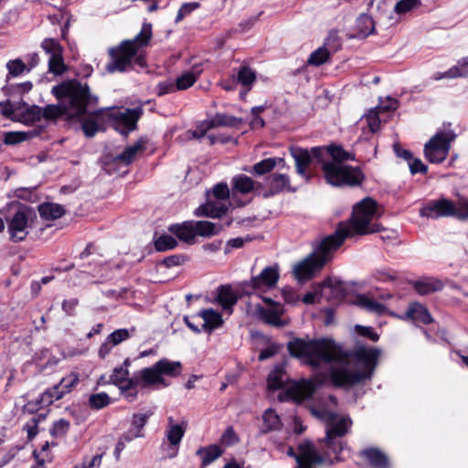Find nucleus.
<instances>
[{"mask_svg":"<svg viewBox=\"0 0 468 468\" xmlns=\"http://www.w3.org/2000/svg\"><path fill=\"white\" fill-rule=\"evenodd\" d=\"M288 349L292 356L314 368L325 367L336 386H350L369 378L377 365L378 351L359 347L352 355L344 356L331 340L293 339Z\"/></svg>","mask_w":468,"mask_h":468,"instance_id":"1","label":"nucleus"},{"mask_svg":"<svg viewBox=\"0 0 468 468\" xmlns=\"http://www.w3.org/2000/svg\"><path fill=\"white\" fill-rule=\"evenodd\" d=\"M316 414L326 424V436L323 441L326 447L325 456L320 455L314 445L306 441L298 447V454L295 455L297 463L295 468H315L318 464L327 462L332 463L333 458L339 460L344 450L343 442L339 437L346 435L351 428L352 420L350 417L338 415L328 410ZM288 454L294 456L292 448H289Z\"/></svg>","mask_w":468,"mask_h":468,"instance_id":"2","label":"nucleus"},{"mask_svg":"<svg viewBox=\"0 0 468 468\" xmlns=\"http://www.w3.org/2000/svg\"><path fill=\"white\" fill-rule=\"evenodd\" d=\"M279 278L280 266L275 263L265 267L260 274L251 277L243 285V292L251 298L250 312L274 326L282 325L281 315L283 309L267 294L276 288Z\"/></svg>","mask_w":468,"mask_h":468,"instance_id":"3","label":"nucleus"},{"mask_svg":"<svg viewBox=\"0 0 468 468\" xmlns=\"http://www.w3.org/2000/svg\"><path fill=\"white\" fill-rule=\"evenodd\" d=\"M58 101V105H48L42 109V117L56 119L60 115L69 118L80 117L86 112L88 104L95 102L96 97L90 94L89 87L76 81L64 82L52 88Z\"/></svg>","mask_w":468,"mask_h":468,"instance_id":"4","label":"nucleus"},{"mask_svg":"<svg viewBox=\"0 0 468 468\" xmlns=\"http://www.w3.org/2000/svg\"><path fill=\"white\" fill-rule=\"evenodd\" d=\"M346 236H322L313 243L312 252L292 267L293 277L305 282L314 277L328 263L334 253L344 244Z\"/></svg>","mask_w":468,"mask_h":468,"instance_id":"5","label":"nucleus"},{"mask_svg":"<svg viewBox=\"0 0 468 468\" xmlns=\"http://www.w3.org/2000/svg\"><path fill=\"white\" fill-rule=\"evenodd\" d=\"M151 37L152 25L145 23L133 39L124 40L118 47L110 49L111 61L107 63L106 70L110 73L125 71L131 66L133 58L136 65L144 67V57L140 49L148 45Z\"/></svg>","mask_w":468,"mask_h":468,"instance_id":"6","label":"nucleus"},{"mask_svg":"<svg viewBox=\"0 0 468 468\" xmlns=\"http://www.w3.org/2000/svg\"><path fill=\"white\" fill-rule=\"evenodd\" d=\"M324 151L332 157L331 161L324 162L322 165L328 184L335 186H354L362 183L364 175L361 170L345 164L347 160H354V154L335 145H330Z\"/></svg>","mask_w":468,"mask_h":468,"instance_id":"7","label":"nucleus"},{"mask_svg":"<svg viewBox=\"0 0 468 468\" xmlns=\"http://www.w3.org/2000/svg\"><path fill=\"white\" fill-rule=\"evenodd\" d=\"M376 209L377 204L373 199H363L355 206L350 222L340 223L335 234H373L386 230L372 221Z\"/></svg>","mask_w":468,"mask_h":468,"instance_id":"8","label":"nucleus"},{"mask_svg":"<svg viewBox=\"0 0 468 468\" xmlns=\"http://www.w3.org/2000/svg\"><path fill=\"white\" fill-rule=\"evenodd\" d=\"M455 138L456 134L452 130L439 131L425 144V157L431 163H441L447 158L451 144Z\"/></svg>","mask_w":468,"mask_h":468,"instance_id":"9","label":"nucleus"},{"mask_svg":"<svg viewBox=\"0 0 468 468\" xmlns=\"http://www.w3.org/2000/svg\"><path fill=\"white\" fill-rule=\"evenodd\" d=\"M324 152L323 147H314L309 152L301 147H291L290 153L295 162L296 172L306 181L309 179L308 168L313 159H320Z\"/></svg>","mask_w":468,"mask_h":468,"instance_id":"10","label":"nucleus"},{"mask_svg":"<svg viewBox=\"0 0 468 468\" xmlns=\"http://www.w3.org/2000/svg\"><path fill=\"white\" fill-rule=\"evenodd\" d=\"M172 234H215L222 229L216 223L210 221H185L173 224L168 228Z\"/></svg>","mask_w":468,"mask_h":468,"instance_id":"11","label":"nucleus"},{"mask_svg":"<svg viewBox=\"0 0 468 468\" xmlns=\"http://www.w3.org/2000/svg\"><path fill=\"white\" fill-rule=\"evenodd\" d=\"M186 429V424L184 421L181 423H176L171 417L168 418V424L165 430V437L168 444L165 449L168 458H174L177 455L178 447L185 434Z\"/></svg>","mask_w":468,"mask_h":468,"instance_id":"12","label":"nucleus"},{"mask_svg":"<svg viewBox=\"0 0 468 468\" xmlns=\"http://www.w3.org/2000/svg\"><path fill=\"white\" fill-rule=\"evenodd\" d=\"M129 365L130 362L126 359L123 367L114 368L112 375V380L122 392H126L128 399L133 400L136 396V382L129 378Z\"/></svg>","mask_w":468,"mask_h":468,"instance_id":"13","label":"nucleus"},{"mask_svg":"<svg viewBox=\"0 0 468 468\" xmlns=\"http://www.w3.org/2000/svg\"><path fill=\"white\" fill-rule=\"evenodd\" d=\"M142 113L141 109H124L114 110L111 112V116L117 121L119 125L123 126L122 133L126 134L136 127V122Z\"/></svg>","mask_w":468,"mask_h":468,"instance_id":"14","label":"nucleus"},{"mask_svg":"<svg viewBox=\"0 0 468 468\" xmlns=\"http://www.w3.org/2000/svg\"><path fill=\"white\" fill-rule=\"evenodd\" d=\"M453 203L448 199L431 201L420 209V215L427 218L452 216Z\"/></svg>","mask_w":468,"mask_h":468,"instance_id":"15","label":"nucleus"},{"mask_svg":"<svg viewBox=\"0 0 468 468\" xmlns=\"http://www.w3.org/2000/svg\"><path fill=\"white\" fill-rule=\"evenodd\" d=\"M157 236L154 241V246L157 251H166L173 250L182 242L186 245H193L197 242V236Z\"/></svg>","mask_w":468,"mask_h":468,"instance_id":"16","label":"nucleus"},{"mask_svg":"<svg viewBox=\"0 0 468 468\" xmlns=\"http://www.w3.org/2000/svg\"><path fill=\"white\" fill-rule=\"evenodd\" d=\"M241 122V120L229 115L218 113L211 119L206 120L200 122L201 134H206L210 129H214L219 126L224 127H235Z\"/></svg>","mask_w":468,"mask_h":468,"instance_id":"17","label":"nucleus"},{"mask_svg":"<svg viewBox=\"0 0 468 468\" xmlns=\"http://www.w3.org/2000/svg\"><path fill=\"white\" fill-rule=\"evenodd\" d=\"M36 217V212L32 208L23 207L13 216L9 225L10 229L16 232L24 231Z\"/></svg>","mask_w":468,"mask_h":468,"instance_id":"18","label":"nucleus"},{"mask_svg":"<svg viewBox=\"0 0 468 468\" xmlns=\"http://www.w3.org/2000/svg\"><path fill=\"white\" fill-rule=\"evenodd\" d=\"M321 297L326 301L338 300L344 296L343 284L336 279L328 278L318 284Z\"/></svg>","mask_w":468,"mask_h":468,"instance_id":"19","label":"nucleus"},{"mask_svg":"<svg viewBox=\"0 0 468 468\" xmlns=\"http://www.w3.org/2000/svg\"><path fill=\"white\" fill-rule=\"evenodd\" d=\"M152 414L153 412L150 410L133 414L131 428L128 432L125 433V440L127 441H131L136 438H142L144 436L143 429Z\"/></svg>","mask_w":468,"mask_h":468,"instance_id":"20","label":"nucleus"},{"mask_svg":"<svg viewBox=\"0 0 468 468\" xmlns=\"http://www.w3.org/2000/svg\"><path fill=\"white\" fill-rule=\"evenodd\" d=\"M315 389L314 381L312 380H302L300 382H294L288 388V393L291 398L296 402H301L311 397Z\"/></svg>","mask_w":468,"mask_h":468,"instance_id":"21","label":"nucleus"},{"mask_svg":"<svg viewBox=\"0 0 468 468\" xmlns=\"http://www.w3.org/2000/svg\"><path fill=\"white\" fill-rule=\"evenodd\" d=\"M229 208V201H222L207 197V201L197 209L198 215H205L211 218H219Z\"/></svg>","mask_w":468,"mask_h":468,"instance_id":"22","label":"nucleus"},{"mask_svg":"<svg viewBox=\"0 0 468 468\" xmlns=\"http://www.w3.org/2000/svg\"><path fill=\"white\" fill-rule=\"evenodd\" d=\"M397 101L391 98L388 99V104L380 103L376 109L371 110L366 116L368 128L372 133L377 132L380 127L379 112H387L397 108Z\"/></svg>","mask_w":468,"mask_h":468,"instance_id":"23","label":"nucleus"},{"mask_svg":"<svg viewBox=\"0 0 468 468\" xmlns=\"http://www.w3.org/2000/svg\"><path fill=\"white\" fill-rule=\"evenodd\" d=\"M217 301L224 310L230 313L238 301V294L230 285H222L218 289Z\"/></svg>","mask_w":468,"mask_h":468,"instance_id":"24","label":"nucleus"},{"mask_svg":"<svg viewBox=\"0 0 468 468\" xmlns=\"http://www.w3.org/2000/svg\"><path fill=\"white\" fill-rule=\"evenodd\" d=\"M202 320H203V327L206 329V330H213L215 328H218L219 326L222 325L223 324V319H222V315L213 310V309H205V310H202L199 312V314H198Z\"/></svg>","mask_w":468,"mask_h":468,"instance_id":"25","label":"nucleus"},{"mask_svg":"<svg viewBox=\"0 0 468 468\" xmlns=\"http://www.w3.org/2000/svg\"><path fill=\"white\" fill-rule=\"evenodd\" d=\"M255 182L245 175H238L232 179V194L235 192L240 194H249L256 190Z\"/></svg>","mask_w":468,"mask_h":468,"instance_id":"26","label":"nucleus"},{"mask_svg":"<svg viewBox=\"0 0 468 468\" xmlns=\"http://www.w3.org/2000/svg\"><path fill=\"white\" fill-rule=\"evenodd\" d=\"M356 37L364 38L372 34L375 30V22L371 16L362 14L356 22Z\"/></svg>","mask_w":468,"mask_h":468,"instance_id":"27","label":"nucleus"},{"mask_svg":"<svg viewBox=\"0 0 468 468\" xmlns=\"http://www.w3.org/2000/svg\"><path fill=\"white\" fill-rule=\"evenodd\" d=\"M457 77H468V57L463 58L458 62V64L444 73H436L434 75V80H440L441 79H454Z\"/></svg>","mask_w":468,"mask_h":468,"instance_id":"28","label":"nucleus"},{"mask_svg":"<svg viewBox=\"0 0 468 468\" xmlns=\"http://www.w3.org/2000/svg\"><path fill=\"white\" fill-rule=\"evenodd\" d=\"M202 72V69L198 66H194L191 70H188L179 76L176 80V88L178 90H183L190 88L197 80Z\"/></svg>","mask_w":468,"mask_h":468,"instance_id":"29","label":"nucleus"},{"mask_svg":"<svg viewBox=\"0 0 468 468\" xmlns=\"http://www.w3.org/2000/svg\"><path fill=\"white\" fill-rule=\"evenodd\" d=\"M138 377L145 387L164 384V378L161 377L156 365L142 369L138 373Z\"/></svg>","mask_w":468,"mask_h":468,"instance_id":"30","label":"nucleus"},{"mask_svg":"<svg viewBox=\"0 0 468 468\" xmlns=\"http://www.w3.org/2000/svg\"><path fill=\"white\" fill-rule=\"evenodd\" d=\"M406 315L408 318L415 322L422 324H429L431 322V317L428 310L423 305L417 303H413L409 306Z\"/></svg>","mask_w":468,"mask_h":468,"instance_id":"31","label":"nucleus"},{"mask_svg":"<svg viewBox=\"0 0 468 468\" xmlns=\"http://www.w3.org/2000/svg\"><path fill=\"white\" fill-rule=\"evenodd\" d=\"M267 184L272 194L291 188L290 179L283 174H272L267 178Z\"/></svg>","mask_w":468,"mask_h":468,"instance_id":"32","label":"nucleus"},{"mask_svg":"<svg viewBox=\"0 0 468 468\" xmlns=\"http://www.w3.org/2000/svg\"><path fill=\"white\" fill-rule=\"evenodd\" d=\"M40 216L46 220H53L60 218L65 213L62 206L54 203H44L38 207Z\"/></svg>","mask_w":468,"mask_h":468,"instance_id":"33","label":"nucleus"},{"mask_svg":"<svg viewBox=\"0 0 468 468\" xmlns=\"http://www.w3.org/2000/svg\"><path fill=\"white\" fill-rule=\"evenodd\" d=\"M197 454L199 456L202 465L206 466L218 459L222 454V450L219 446L213 444L200 448Z\"/></svg>","mask_w":468,"mask_h":468,"instance_id":"34","label":"nucleus"},{"mask_svg":"<svg viewBox=\"0 0 468 468\" xmlns=\"http://www.w3.org/2000/svg\"><path fill=\"white\" fill-rule=\"evenodd\" d=\"M415 289L420 295H426L442 288V283L433 278H425L415 282Z\"/></svg>","mask_w":468,"mask_h":468,"instance_id":"35","label":"nucleus"},{"mask_svg":"<svg viewBox=\"0 0 468 468\" xmlns=\"http://www.w3.org/2000/svg\"><path fill=\"white\" fill-rule=\"evenodd\" d=\"M356 303L371 313L383 314L386 310L384 304L375 301L368 295H359L356 300Z\"/></svg>","mask_w":468,"mask_h":468,"instance_id":"36","label":"nucleus"},{"mask_svg":"<svg viewBox=\"0 0 468 468\" xmlns=\"http://www.w3.org/2000/svg\"><path fill=\"white\" fill-rule=\"evenodd\" d=\"M144 149V141L139 140L134 144L128 146L125 150L117 156V160L122 161L125 165L131 164L136 154Z\"/></svg>","mask_w":468,"mask_h":468,"instance_id":"37","label":"nucleus"},{"mask_svg":"<svg viewBox=\"0 0 468 468\" xmlns=\"http://www.w3.org/2000/svg\"><path fill=\"white\" fill-rule=\"evenodd\" d=\"M161 377L169 376L175 377L179 374L181 369L180 362L170 361L168 359H161L155 363Z\"/></svg>","mask_w":468,"mask_h":468,"instance_id":"38","label":"nucleus"},{"mask_svg":"<svg viewBox=\"0 0 468 468\" xmlns=\"http://www.w3.org/2000/svg\"><path fill=\"white\" fill-rule=\"evenodd\" d=\"M278 165H282V167L285 166L283 158H267L256 163L253 165L252 171L256 175L261 176L271 171Z\"/></svg>","mask_w":468,"mask_h":468,"instance_id":"39","label":"nucleus"},{"mask_svg":"<svg viewBox=\"0 0 468 468\" xmlns=\"http://www.w3.org/2000/svg\"><path fill=\"white\" fill-rule=\"evenodd\" d=\"M63 397V391L59 389L58 385H55L38 397V402H40V407H48L54 401H57Z\"/></svg>","mask_w":468,"mask_h":468,"instance_id":"40","label":"nucleus"},{"mask_svg":"<svg viewBox=\"0 0 468 468\" xmlns=\"http://www.w3.org/2000/svg\"><path fill=\"white\" fill-rule=\"evenodd\" d=\"M362 455L369 463L377 468H384L388 463L387 457L376 449H367L362 452Z\"/></svg>","mask_w":468,"mask_h":468,"instance_id":"41","label":"nucleus"},{"mask_svg":"<svg viewBox=\"0 0 468 468\" xmlns=\"http://www.w3.org/2000/svg\"><path fill=\"white\" fill-rule=\"evenodd\" d=\"M80 382V376L76 372H70L67 376L61 378L58 384H57L63 395L70 393Z\"/></svg>","mask_w":468,"mask_h":468,"instance_id":"42","label":"nucleus"},{"mask_svg":"<svg viewBox=\"0 0 468 468\" xmlns=\"http://www.w3.org/2000/svg\"><path fill=\"white\" fill-rule=\"evenodd\" d=\"M285 375L282 367H274L268 377V388L270 389H278L282 388L285 382Z\"/></svg>","mask_w":468,"mask_h":468,"instance_id":"43","label":"nucleus"},{"mask_svg":"<svg viewBox=\"0 0 468 468\" xmlns=\"http://www.w3.org/2000/svg\"><path fill=\"white\" fill-rule=\"evenodd\" d=\"M255 72L249 67L243 66L238 71L237 81L242 86L247 87L248 90L250 89L251 85L255 81Z\"/></svg>","mask_w":468,"mask_h":468,"instance_id":"44","label":"nucleus"},{"mask_svg":"<svg viewBox=\"0 0 468 468\" xmlns=\"http://www.w3.org/2000/svg\"><path fill=\"white\" fill-rule=\"evenodd\" d=\"M42 118V108L32 106L26 108L21 116H18V121L25 123H33Z\"/></svg>","mask_w":468,"mask_h":468,"instance_id":"45","label":"nucleus"},{"mask_svg":"<svg viewBox=\"0 0 468 468\" xmlns=\"http://www.w3.org/2000/svg\"><path fill=\"white\" fill-rule=\"evenodd\" d=\"M262 419L267 430H275L281 427L280 417L271 409L265 410Z\"/></svg>","mask_w":468,"mask_h":468,"instance_id":"46","label":"nucleus"},{"mask_svg":"<svg viewBox=\"0 0 468 468\" xmlns=\"http://www.w3.org/2000/svg\"><path fill=\"white\" fill-rule=\"evenodd\" d=\"M329 55L330 54L325 48H319L318 49L311 53L308 58V63L314 66H320L327 61V59L329 58Z\"/></svg>","mask_w":468,"mask_h":468,"instance_id":"47","label":"nucleus"},{"mask_svg":"<svg viewBox=\"0 0 468 468\" xmlns=\"http://www.w3.org/2000/svg\"><path fill=\"white\" fill-rule=\"evenodd\" d=\"M32 136V132H9L5 133L4 141L6 144H16Z\"/></svg>","mask_w":468,"mask_h":468,"instance_id":"48","label":"nucleus"},{"mask_svg":"<svg viewBox=\"0 0 468 468\" xmlns=\"http://www.w3.org/2000/svg\"><path fill=\"white\" fill-rule=\"evenodd\" d=\"M90 406L93 409L100 410L111 403V399L106 393L93 394L89 399Z\"/></svg>","mask_w":468,"mask_h":468,"instance_id":"49","label":"nucleus"},{"mask_svg":"<svg viewBox=\"0 0 468 468\" xmlns=\"http://www.w3.org/2000/svg\"><path fill=\"white\" fill-rule=\"evenodd\" d=\"M229 189L227 184H218L215 186L211 191L208 193L207 197H212L214 199H219L222 201H229Z\"/></svg>","mask_w":468,"mask_h":468,"instance_id":"50","label":"nucleus"},{"mask_svg":"<svg viewBox=\"0 0 468 468\" xmlns=\"http://www.w3.org/2000/svg\"><path fill=\"white\" fill-rule=\"evenodd\" d=\"M41 48L48 53L50 57L59 55L62 53L63 48L60 44L53 39V38H46L41 43Z\"/></svg>","mask_w":468,"mask_h":468,"instance_id":"51","label":"nucleus"},{"mask_svg":"<svg viewBox=\"0 0 468 468\" xmlns=\"http://www.w3.org/2000/svg\"><path fill=\"white\" fill-rule=\"evenodd\" d=\"M48 68L49 71L56 75L62 74L65 71L66 67L63 61L62 53L49 57Z\"/></svg>","mask_w":468,"mask_h":468,"instance_id":"52","label":"nucleus"},{"mask_svg":"<svg viewBox=\"0 0 468 468\" xmlns=\"http://www.w3.org/2000/svg\"><path fill=\"white\" fill-rule=\"evenodd\" d=\"M420 5V0H400L395 5L393 10L398 14H404Z\"/></svg>","mask_w":468,"mask_h":468,"instance_id":"53","label":"nucleus"},{"mask_svg":"<svg viewBox=\"0 0 468 468\" xmlns=\"http://www.w3.org/2000/svg\"><path fill=\"white\" fill-rule=\"evenodd\" d=\"M101 460V454L88 456L83 459L81 463L75 465L74 468H100Z\"/></svg>","mask_w":468,"mask_h":468,"instance_id":"54","label":"nucleus"},{"mask_svg":"<svg viewBox=\"0 0 468 468\" xmlns=\"http://www.w3.org/2000/svg\"><path fill=\"white\" fill-rule=\"evenodd\" d=\"M0 112L3 115L12 120H18L20 115L19 110L15 109L9 101L0 102Z\"/></svg>","mask_w":468,"mask_h":468,"instance_id":"55","label":"nucleus"},{"mask_svg":"<svg viewBox=\"0 0 468 468\" xmlns=\"http://www.w3.org/2000/svg\"><path fill=\"white\" fill-rule=\"evenodd\" d=\"M452 216L460 218V219H467L468 218V200H459V202L454 205L453 204V213Z\"/></svg>","mask_w":468,"mask_h":468,"instance_id":"56","label":"nucleus"},{"mask_svg":"<svg viewBox=\"0 0 468 468\" xmlns=\"http://www.w3.org/2000/svg\"><path fill=\"white\" fill-rule=\"evenodd\" d=\"M130 333L127 329H118L112 332L107 338L115 346L123 342L124 340L128 339Z\"/></svg>","mask_w":468,"mask_h":468,"instance_id":"57","label":"nucleus"},{"mask_svg":"<svg viewBox=\"0 0 468 468\" xmlns=\"http://www.w3.org/2000/svg\"><path fill=\"white\" fill-rule=\"evenodd\" d=\"M371 7L376 8L380 16L389 15L393 10L391 5H389L386 0H372Z\"/></svg>","mask_w":468,"mask_h":468,"instance_id":"58","label":"nucleus"},{"mask_svg":"<svg viewBox=\"0 0 468 468\" xmlns=\"http://www.w3.org/2000/svg\"><path fill=\"white\" fill-rule=\"evenodd\" d=\"M69 428V422L64 419H60L56 421L51 429V434L58 437L66 434Z\"/></svg>","mask_w":468,"mask_h":468,"instance_id":"59","label":"nucleus"},{"mask_svg":"<svg viewBox=\"0 0 468 468\" xmlns=\"http://www.w3.org/2000/svg\"><path fill=\"white\" fill-rule=\"evenodd\" d=\"M199 7V4L197 2L186 3L182 5L177 12V16L176 18V22L181 21L186 16L190 14L192 11L197 9Z\"/></svg>","mask_w":468,"mask_h":468,"instance_id":"60","label":"nucleus"},{"mask_svg":"<svg viewBox=\"0 0 468 468\" xmlns=\"http://www.w3.org/2000/svg\"><path fill=\"white\" fill-rule=\"evenodd\" d=\"M264 108L262 106L253 107L251 109V113L253 118L250 120V126L253 129L262 128L264 126V121L260 117V113L263 112Z\"/></svg>","mask_w":468,"mask_h":468,"instance_id":"61","label":"nucleus"},{"mask_svg":"<svg viewBox=\"0 0 468 468\" xmlns=\"http://www.w3.org/2000/svg\"><path fill=\"white\" fill-rule=\"evenodd\" d=\"M238 436L232 428H228L222 434L220 441L225 446H231L238 442Z\"/></svg>","mask_w":468,"mask_h":468,"instance_id":"62","label":"nucleus"},{"mask_svg":"<svg viewBox=\"0 0 468 468\" xmlns=\"http://www.w3.org/2000/svg\"><path fill=\"white\" fill-rule=\"evenodd\" d=\"M9 73L13 76H18L25 70V64L20 59L11 60L6 65Z\"/></svg>","mask_w":468,"mask_h":468,"instance_id":"63","label":"nucleus"},{"mask_svg":"<svg viewBox=\"0 0 468 468\" xmlns=\"http://www.w3.org/2000/svg\"><path fill=\"white\" fill-rule=\"evenodd\" d=\"M82 129L86 136L92 137L99 130V126L93 120L87 119L82 123Z\"/></svg>","mask_w":468,"mask_h":468,"instance_id":"64","label":"nucleus"}]
</instances>
